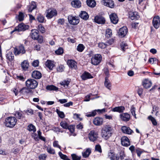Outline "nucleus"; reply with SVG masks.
Here are the masks:
<instances>
[{"label": "nucleus", "mask_w": 160, "mask_h": 160, "mask_svg": "<svg viewBox=\"0 0 160 160\" xmlns=\"http://www.w3.org/2000/svg\"><path fill=\"white\" fill-rule=\"evenodd\" d=\"M36 8V4L35 2L32 1L30 5L29 9V10H33Z\"/></svg>", "instance_id": "44"}, {"label": "nucleus", "mask_w": 160, "mask_h": 160, "mask_svg": "<svg viewBox=\"0 0 160 160\" xmlns=\"http://www.w3.org/2000/svg\"><path fill=\"white\" fill-rule=\"evenodd\" d=\"M39 62L38 60L34 61L32 63V65L34 67H37L38 65Z\"/></svg>", "instance_id": "64"}, {"label": "nucleus", "mask_w": 160, "mask_h": 160, "mask_svg": "<svg viewBox=\"0 0 160 160\" xmlns=\"http://www.w3.org/2000/svg\"><path fill=\"white\" fill-rule=\"evenodd\" d=\"M6 57L7 58L10 62L13 60L14 58V56L12 53L9 52L6 54Z\"/></svg>", "instance_id": "37"}, {"label": "nucleus", "mask_w": 160, "mask_h": 160, "mask_svg": "<svg viewBox=\"0 0 160 160\" xmlns=\"http://www.w3.org/2000/svg\"><path fill=\"white\" fill-rule=\"evenodd\" d=\"M112 128L109 126H106L102 130V137L106 140L108 139L112 135Z\"/></svg>", "instance_id": "1"}, {"label": "nucleus", "mask_w": 160, "mask_h": 160, "mask_svg": "<svg viewBox=\"0 0 160 160\" xmlns=\"http://www.w3.org/2000/svg\"><path fill=\"white\" fill-rule=\"evenodd\" d=\"M98 46L101 48H106L107 45L104 43L101 42L98 44Z\"/></svg>", "instance_id": "60"}, {"label": "nucleus", "mask_w": 160, "mask_h": 160, "mask_svg": "<svg viewBox=\"0 0 160 160\" xmlns=\"http://www.w3.org/2000/svg\"><path fill=\"white\" fill-rule=\"evenodd\" d=\"M94 21L97 23L103 24L105 23V20L104 18L101 15H99L95 17Z\"/></svg>", "instance_id": "10"}, {"label": "nucleus", "mask_w": 160, "mask_h": 160, "mask_svg": "<svg viewBox=\"0 0 160 160\" xmlns=\"http://www.w3.org/2000/svg\"><path fill=\"white\" fill-rule=\"evenodd\" d=\"M21 66L23 70L24 71L27 70L29 66L28 61L27 60H24L22 63Z\"/></svg>", "instance_id": "31"}, {"label": "nucleus", "mask_w": 160, "mask_h": 160, "mask_svg": "<svg viewBox=\"0 0 160 160\" xmlns=\"http://www.w3.org/2000/svg\"><path fill=\"white\" fill-rule=\"evenodd\" d=\"M72 6L76 8H79L81 6V2L79 0H74L71 2Z\"/></svg>", "instance_id": "17"}, {"label": "nucleus", "mask_w": 160, "mask_h": 160, "mask_svg": "<svg viewBox=\"0 0 160 160\" xmlns=\"http://www.w3.org/2000/svg\"><path fill=\"white\" fill-rule=\"evenodd\" d=\"M58 155L63 160H70L66 155L63 154L61 152H59Z\"/></svg>", "instance_id": "41"}, {"label": "nucleus", "mask_w": 160, "mask_h": 160, "mask_svg": "<svg viewBox=\"0 0 160 160\" xmlns=\"http://www.w3.org/2000/svg\"><path fill=\"white\" fill-rule=\"evenodd\" d=\"M36 40H37L38 42L40 43H42L43 41V37L39 35Z\"/></svg>", "instance_id": "61"}, {"label": "nucleus", "mask_w": 160, "mask_h": 160, "mask_svg": "<svg viewBox=\"0 0 160 160\" xmlns=\"http://www.w3.org/2000/svg\"><path fill=\"white\" fill-rule=\"evenodd\" d=\"M32 76L33 78L39 79L41 78L42 74L38 71H34L32 73Z\"/></svg>", "instance_id": "23"}, {"label": "nucleus", "mask_w": 160, "mask_h": 160, "mask_svg": "<svg viewBox=\"0 0 160 160\" xmlns=\"http://www.w3.org/2000/svg\"><path fill=\"white\" fill-rule=\"evenodd\" d=\"M102 123L103 119L101 118L96 117L93 120V123L96 125H101L102 124Z\"/></svg>", "instance_id": "24"}, {"label": "nucleus", "mask_w": 160, "mask_h": 160, "mask_svg": "<svg viewBox=\"0 0 160 160\" xmlns=\"http://www.w3.org/2000/svg\"><path fill=\"white\" fill-rule=\"evenodd\" d=\"M95 150L101 153L102 152L101 146L99 145H96L95 147Z\"/></svg>", "instance_id": "55"}, {"label": "nucleus", "mask_w": 160, "mask_h": 160, "mask_svg": "<svg viewBox=\"0 0 160 160\" xmlns=\"http://www.w3.org/2000/svg\"><path fill=\"white\" fill-rule=\"evenodd\" d=\"M16 116L19 119H21L24 118L22 113L21 112H17L15 114Z\"/></svg>", "instance_id": "54"}, {"label": "nucleus", "mask_w": 160, "mask_h": 160, "mask_svg": "<svg viewBox=\"0 0 160 160\" xmlns=\"http://www.w3.org/2000/svg\"><path fill=\"white\" fill-rule=\"evenodd\" d=\"M91 153V150L90 148H87L85 152H82V155L83 157L86 158L88 157Z\"/></svg>", "instance_id": "33"}, {"label": "nucleus", "mask_w": 160, "mask_h": 160, "mask_svg": "<svg viewBox=\"0 0 160 160\" xmlns=\"http://www.w3.org/2000/svg\"><path fill=\"white\" fill-rule=\"evenodd\" d=\"M25 83L27 87L30 89H34L38 85V83L37 81L33 79H28L26 81Z\"/></svg>", "instance_id": "3"}, {"label": "nucleus", "mask_w": 160, "mask_h": 160, "mask_svg": "<svg viewBox=\"0 0 160 160\" xmlns=\"http://www.w3.org/2000/svg\"><path fill=\"white\" fill-rule=\"evenodd\" d=\"M101 2L102 4L111 8H113L115 6L114 2L112 0H102Z\"/></svg>", "instance_id": "11"}, {"label": "nucleus", "mask_w": 160, "mask_h": 160, "mask_svg": "<svg viewBox=\"0 0 160 160\" xmlns=\"http://www.w3.org/2000/svg\"><path fill=\"white\" fill-rule=\"evenodd\" d=\"M29 28L28 25H26L23 23L19 24L18 27H16L12 32L14 31H24L28 29Z\"/></svg>", "instance_id": "7"}, {"label": "nucleus", "mask_w": 160, "mask_h": 160, "mask_svg": "<svg viewBox=\"0 0 160 160\" xmlns=\"http://www.w3.org/2000/svg\"><path fill=\"white\" fill-rule=\"evenodd\" d=\"M109 156L110 160H118L119 158L117 155L112 153H110Z\"/></svg>", "instance_id": "39"}, {"label": "nucleus", "mask_w": 160, "mask_h": 160, "mask_svg": "<svg viewBox=\"0 0 160 160\" xmlns=\"http://www.w3.org/2000/svg\"><path fill=\"white\" fill-rule=\"evenodd\" d=\"M106 36L108 38L111 37L112 35V31L110 29L108 28L106 30Z\"/></svg>", "instance_id": "47"}, {"label": "nucleus", "mask_w": 160, "mask_h": 160, "mask_svg": "<svg viewBox=\"0 0 160 160\" xmlns=\"http://www.w3.org/2000/svg\"><path fill=\"white\" fill-rule=\"evenodd\" d=\"M47 157V155L45 154H41L38 157L40 160H45Z\"/></svg>", "instance_id": "53"}, {"label": "nucleus", "mask_w": 160, "mask_h": 160, "mask_svg": "<svg viewBox=\"0 0 160 160\" xmlns=\"http://www.w3.org/2000/svg\"><path fill=\"white\" fill-rule=\"evenodd\" d=\"M25 52L26 51L22 45H21L14 48V52L15 55H18L21 54H22L25 53Z\"/></svg>", "instance_id": "6"}, {"label": "nucleus", "mask_w": 160, "mask_h": 160, "mask_svg": "<svg viewBox=\"0 0 160 160\" xmlns=\"http://www.w3.org/2000/svg\"><path fill=\"white\" fill-rule=\"evenodd\" d=\"M81 78L83 80H86L88 79L92 78L93 77L91 76L90 73L85 72L81 75Z\"/></svg>", "instance_id": "27"}, {"label": "nucleus", "mask_w": 160, "mask_h": 160, "mask_svg": "<svg viewBox=\"0 0 160 160\" xmlns=\"http://www.w3.org/2000/svg\"><path fill=\"white\" fill-rule=\"evenodd\" d=\"M135 108L133 106H132L131 107V109L130 110L132 114V115L134 116V117L135 118H136V115L135 114Z\"/></svg>", "instance_id": "57"}, {"label": "nucleus", "mask_w": 160, "mask_h": 160, "mask_svg": "<svg viewBox=\"0 0 160 160\" xmlns=\"http://www.w3.org/2000/svg\"><path fill=\"white\" fill-rule=\"evenodd\" d=\"M38 31L37 30H32L31 33V36L32 39L36 40L39 36Z\"/></svg>", "instance_id": "25"}, {"label": "nucleus", "mask_w": 160, "mask_h": 160, "mask_svg": "<svg viewBox=\"0 0 160 160\" xmlns=\"http://www.w3.org/2000/svg\"><path fill=\"white\" fill-rule=\"evenodd\" d=\"M142 84L144 88H148L151 87L152 83L148 79H145L142 82Z\"/></svg>", "instance_id": "22"}, {"label": "nucleus", "mask_w": 160, "mask_h": 160, "mask_svg": "<svg viewBox=\"0 0 160 160\" xmlns=\"http://www.w3.org/2000/svg\"><path fill=\"white\" fill-rule=\"evenodd\" d=\"M87 5L89 7L93 8L96 5V2L94 0H87Z\"/></svg>", "instance_id": "32"}, {"label": "nucleus", "mask_w": 160, "mask_h": 160, "mask_svg": "<svg viewBox=\"0 0 160 160\" xmlns=\"http://www.w3.org/2000/svg\"><path fill=\"white\" fill-rule=\"evenodd\" d=\"M136 152L138 156L139 157L140 156L141 154L142 153L145 152V151L141 149L138 148L136 150Z\"/></svg>", "instance_id": "51"}, {"label": "nucleus", "mask_w": 160, "mask_h": 160, "mask_svg": "<svg viewBox=\"0 0 160 160\" xmlns=\"http://www.w3.org/2000/svg\"><path fill=\"white\" fill-rule=\"evenodd\" d=\"M120 45L121 49L123 51H125L126 49L128 48L127 44L124 42H122Z\"/></svg>", "instance_id": "43"}, {"label": "nucleus", "mask_w": 160, "mask_h": 160, "mask_svg": "<svg viewBox=\"0 0 160 160\" xmlns=\"http://www.w3.org/2000/svg\"><path fill=\"white\" fill-rule=\"evenodd\" d=\"M53 146L54 147H57L59 148L60 150H61V146L58 145V141H55L53 142Z\"/></svg>", "instance_id": "59"}, {"label": "nucleus", "mask_w": 160, "mask_h": 160, "mask_svg": "<svg viewBox=\"0 0 160 160\" xmlns=\"http://www.w3.org/2000/svg\"><path fill=\"white\" fill-rule=\"evenodd\" d=\"M122 132L128 134H131L133 132V131L129 127L126 126H123L121 128Z\"/></svg>", "instance_id": "16"}, {"label": "nucleus", "mask_w": 160, "mask_h": 160, "mask_svg": "<svg viewBox=\"0 0 160 160\" xmlns=\"http://www.w3.org/2000/svg\"><path fill=\"white\" fill-rule=\"evenodd\" d=\"M74 126L72 125L68 126V128L67 129H68L71 133H73L74 132Z\"/></svg>", "instance_id": "56"}, {"label": "nucleus", "mask_w": 160, "mask_h": 160, "mask_svg": "<svg viewBox=\"0 0 160 160\" xmlns=\"http://www.w3.org/2000/svg\"><path fill=\"white\" fill-rule=\"evenodd\" d=\"M67 63L69 68L72 69H76L77 67V63L74 60H69L68 61Z\"/></svg>", "instance_id": "20"}, {"label": "nucleus", "mask_w": 160, "mask_h": 160, "mask_svg": "<svg viewBox=\"0 0 160 160\" xmlns=\"http://www.w3.org/2000/svg\"><path fill=\"white\" fill-rule=\"evenodd\" d=\"M104 85L106 88L109 90L111 89L112 84L108 78V77L105 78V80L104 82Z\"/></svg>", "instance_id": "29"}, {"label": "nucleus", "mask_w": 160, "mask_h": 160, "mask_svg": "<svg viewBox=\"0 0 160 160\" xmlns=\"http://www.w3.org/2000/svg\"><path fill=\"white\" fill-rule=\"evenodd\" d=\"M55 53L58 55H61L63 53V49L62 48H59L55 51Z\"/></svg>", "instance_id": "46"}, {"label": "nucleus", "mask_w": 160, "mask_h": 160, "mask_svg": "<svg viewBox=\"0 0 160 160\" xmlns=\"http://www.w3.org/2000/svg\"><path fill=\"white\" fill-rule=\"evenodd\" d=\"M121 119L123 121L125 122L128 121L130 118V115L127 113H123L120 115Z\"/></svg>", "instance_id": "19"}, {"label": "nucleus", "mask_w": 160, "mask_h": 160, "mask_svg": "<svg viewBox=\"0 0 160 160\" xmlns=\"http://www.w3.org/2000/svg\"><path fill=\"white\" fill-rule=\"evenodd\" d=\"M60 126L63 128L67 129L68 128V124L65 121H62L60 123Z\"/></svg>", "instance_id": "35"}, {"label": "nucleus", "mask_w": 160, "mask_h": 160, "mask_svg": "<svg viewBox=\"0 0 160 160\" xmlns=\"http://www.w3.org/2000/svg\"><path fill=\"white\" fill-rule=\"evenodd\" d=\"M25 14L22 12H19L18 15V19L19 21L21 22L24 20Z\"/></svg>", "instance_id": "40"}, {"label": "nucleus", "mask_w": 160, "mask_h": 160, "mask_svg": "<svg viewBox=\"0 0 160 160\" xmlns=\"http://www.w3.org/2000/svg\"><path fill=\"white\" fill-rule=\"evenodd\" d=\"M37 19L39 22L41 23L43 22L44 20V17L41 14L38 15Z\"/></svg>", "instance_id": "45"}, {"label": "nucleus", "mask_w": 160, "mask_h": 160, "mask_svg": "<svg viewBox=\"0 0 160 160\" xmlns=\"http://www.w3.org/2000/svg\"><path fill=\"white\" fill-rule=\"evenodd\" d=\"M46 17L48 19H50L56 16L57 14V11H48Z\"/></svg>", "instance_id": "21"}, {"label": "nucleus", "mask_w": 160, "mask_h": 160, "mask_svg": "<svg viewBox=\"0 0 160 160\" xmlns=\"http://www.w3.org/2000/svg\"><path fill=\"white\" fill-rule=\"evenodd\" d=\"M47 152L49 153L52 154H55V150L52 148L50 146H48L47 147Z\"/></svg>", "instance_id": "42"}, {"label": "nucleus", "mask_w": 160, "mask_h": 160, "mask_svg": "<svg viewBox=\"0 0 160 160\" xmlns=\"http://www.w3.org/2000/svg\"><path fill=\"white\" fill-rule=\"evenodd\" d=\"M69 83V82L68 81H64L60 82V84L64 87H67Z\"/></svg>", "instance_id": "52"}, {"label": "nucleus", "mask_w": 160, "mask_h": 160, "mask_svg": "<svg viewBox=\"0 0 160 160\" xmlns=\"http://www.w3.org/2000/svg\"><path fill=\"white\" fill-rule=\"evenodd\" d=\"M128 30L126 27H123L121 28L118 32L119 37L120 38H123L126 36L128 32Z\"/></svg>", "instance_id": "9"}, {"label": "nucleus", "mask_w": 160, "mask_h": 160, "mask_svg": "<svg viewBox=\"0 0 160 160\" xmlns=\"http://www.w3.org/2000/svg\"><path fill=\"white\" fill-rule=\"evenodd\" d=\"M125 109V108L123 106L115 107L112 109V111L113 112H118L119 113L122 112Z\"/></svg>", "instance_id": "30"}, {"label": "nucleus", "mask_w": 160, "mask_h": 160, "mask_svg": "<svg viewBox=\"0 0 160 160\" xmlns=\"http://www.w3.org/2000/svg\"><path fill=\"white\" fill-rule=\"evenodd\" d=\"M129 17L131 19L133 20L138 19L139 18V16L138 12L135 11H130L128 12Z\"/></svg>", "instance_id": "13"}, {"label": "nucleus", "mask_w": 160, "mask_h": 160, "mask_svg": "<svg viewBox=\"0 0 160 160\" xmlns=\"http://www.w3.org/2000/svg\"><path fill=\"white\" fill-rule=\"evenodd\" d=\"M27 129L30 132H34L36 131V128L32 124H29L27 127Z\"/></svg>", "instance_id": "36"}, {"label": "nucleus", "mask_w": 160, "mask_h": 160, "mask_svg": "<svg viewBox=\"0 0 160 160\" xmlns=\"http://www.w3.org/2000/svg\"><path fill=\"white\" fill-rule=\"evenodd\" d=\"M98 133L94 130H92L88 134V138L89 140L92 142L96 141L98 138Z\"/></svg>", "instance_id": "8"}, {"label": "nucleus", "mask_w": 160, "mask_h": 160, "mask_svg": "<svg viewBox=\"0 0 160 160\" xmlns=\"http://www.w3.org/2000/svg\"><path fill=\"white\" fill-rule=\"evenodd\" d=\"M64 69V66L62 65H60L57 68V71L59 72H62L63 71Z\"/></svg>", "instance_id": "63"}, {"label": "nucleus", "mask_w": 160, "mask_h": 160, "mask_svg": "<svg viewBox=\"0 0 160 160\" xmlns=\"http://www.w3.org/2000/svg\"><path fill=\"white\" fill-rule=\"evenodd\" d=\"M68 20L69 23L72 25H76L78 24L80 22L78 17L69 15L68 17Z\"/></svg>", "instance_id": "4"}, {"label": "nucleus", "mask_w": 160, "mask_h": 160, "mask_svg": "<svg viewBox=\"0 0 160 160\" xmlns=\"http://www.w3.org/2000/svg\"><path fill=\"white\" fill-rule=\"evenodd\" d=\"M99 112L100 113H102L105 112V109L104 108L102 109H98L97 110H94L91 112H89L87 113L86 116L87 117H94L96 114V111Z\"/></svg>", "instance_id": "15"}, {"label": "nucleus", "mask_w": 160, "mask_h": 160, "mask_svg": "<svg viewBox=\"0 0 160 160\" xmlns=\"http://www.w3.org/2000/svg\"><path fill=\"white\" fill-rule=\"evenodd\" d=\"M148 119L151 121L153 125L156 126L157 125V122L156 119L152 116H149L148 117Z\"/></svg>", "instance_id": "38"}, {"label": "nucleus", "mask_w": 160, "mask_h": 160, "mask_svg": "<svg viewBox=\"0 0 160 160\" xmlns=\"http://www.w3.org/2000/svg\"><path fill=\"white\" fill-rule=\"evenodd\" d=\"M152 23L155 28L157 29L159 27L160 24V18L158 16H156L153 18Z\"/></svg>", "instance_id": "14"}, {"label": "nucleus", "mask_w": 160, "mask_h": 160, "mask_svg": "<svg viewBox=\"0 0 160 160\" xmlns=\"http://www.w3.org/2000/svg\"><path fill=\"white\" fill-rule=\"evenodd\" d=\"M17 120L14 117H9L6 118L5 124L8 127L13 128L16 124Z\"/></svg>", "instance_id": "2"}, {"label": "nucleus", "mask_w": 160, "mask_h": 160, "mask_svg": "<svg viewBox=\"0 0 160 160\" xmlns=\"http://www.w3.org/2000/svg\"><path fill=\"white\" fill-rule=\"evenodd\" d=\"M79 16L82 19L85 20H87L89 17L88 13L85 11H82Z\"/></svg>", "instance_id": "26"}, {"label": "nucleus", "mask_w": 160, "mask_h": 160, "mask_svg": "<svg viewBox=\"0 0 160 160\" xmlns=\"http://www.w3.org/2000/svg\"><path fill=\"white\" fill-rule=\"evenodd\" d=\"M56 111L59 116L60 118H62L65 117V114L63 112L59 111L58 109H57Z\"/></svg>", "instance_id": "49"}, {"label": "nucleus", "mask_w": 160, "mask_h": 160, "mask_svg": "<svg viewBox=\"0 0 160 160\" xmlns=\"http://www.w3.org/2000/svg\"><path fill=\"white\" fill-rule=\"evenodd\" d=\"M104 73L106 76V77H108V78L109 77V71L108 69L107 68H105L104 69Z\"/></svg>", "instance_id": "62"}, {"label": "nucleus", "mask_w": 160, "mask_h": 160, "mask_svg": "<svg viewBox=\"0 0 160 160\" xmlns=\"http://www.w3.org/2000/svg\"><path fill=\"white\" fill-rule=\"evenodd\" d=\"M71 156L73 160H80L81 158V156H78L75 154H72Z\"/></svg>", "instance_id": "50"}, {"label": "nucleus", "mask_w": 160, "mask_h": 160, "mask_svg": "<svg viewBox=\"0 0 160 160\" xmlns=\"http://www.w3.org/2000/svg\"><path fill=\"white\" fill-rule=\"evenodd\" d=\"M102 58L100 54H95L92 58L91 62L93 65H98L101 62Z\"/></svg>", "instance_id": "5"}, {"label": "nucleus", "mask_w": 160, "mask_h": 160, "mask_svg": "<svg viewBox=\"0 0 160 160\" xmlns=\"http://www.w3.org/2000/svg\"><path fill=\"white\" fill-rule=\"evenodd\" d=\"M47 90L50 91H57L58 90V88L53 85H48L46 87Z\"/></svg>", "instance_id": "34"}, {"label": "nucleus", "mask_w": 160, "mask_h": 160, "mask_svg": "<svg viewBox=\"0 0 160 160\" xmlns=\"http://www.w3.org/2000/svg\"><path fill=\"white\" fill-rule=\"evenodd\" d=\"M38 29L42 33H43L45 32L44 28L42 26L41 24H39L38 26Z\"/></svg>", "instance_id": "58"}, {"label": "nucleus", "mask_w": 160, "mask_h": 160, "mask_svg": "<svg viewBox=\"0 0 160 160\" xmlns=\"http://www.w3.org/2000/svg\"><path fill=\"white\" fill-rule=\"evenodd\" d=\"M45 65L50 70L52 69L54 66L53 62L51 60H48L45 63Z\"/></svg>", "instance_id": "28"}, {"label": "nucleus", "mask_w": 160, "mask_h": 160, "mask_svg": "<svg viewBox=\"0 0 160 160\" xmlns=\"http://www.w3.org/2000/svg\"><path fill=\"white\" fill-rule=\"evenodd\" d=\"M110 18L112 22L114 24H117L118 22V19L117 15L112 13L110 15Z\"/></svg>", "instance_id": "18"}, {"label": "nucleus", "mask_w": 160, "mask_h": 160, "mask_svg": "<svg viewBox=\"0 0 160 160\" xmlns=\"http://www.w3.org/2000/svg\"><path fill=\"white\" fill-rule=\"evenodd\" d=\"M121 141V144L124 146L128 147L130 144L128 138L126 136H123L122 137Z\"/></svg>", "instance_id": "12"}, {"label": "nucleus", "mask_w": 160, "mask_h": 160, "mask_svg": "<svg viewBox=\"0 0 160 160\" xmlns=\"http://www.w3.org/2000/svg\"><path fill=\"white\" fill-rule=\"evenodd\" d=\"M84 48V45L82 44H79L77 48V50L79 52H82Z\"/></svg>", "instance_id": "48"}]
</instances>
